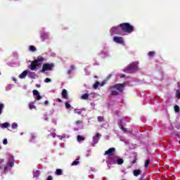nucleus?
I'll use <instances>...</instances> for the list:
<instances>
[{"label": "nucleus", "mask_w": 180, "mask_h": 180, "mask_svg": "<svg viewBox=\"0 0 180 180\" xmlns=\"http://www.w3.org/2000/svg\"><path fill=\"white\" fill-rule=\"evenodd\" d=\"M176 98H178V99H180V92H179V90H176Z\"/></svg>", "instance_id": "obj_35"}, {"label": "nucleus", "mask_w": 180, "mask_h": 180, "mask_svg": "<svg viewBox=\"0 0 180 180\" xmlns=\"http://www.w3.org/2000/svg\"><path fill=\"white\" fill-rule=\"evenodd\" d=\"M115 151H116V148H110L108 150L105 152L104 155H108V157H112V155H115Z\"/></svg>", "instance_id": "obj_7"}, {"label": "nucleus", "mask_w": 180, "mask_h": 180, "mask_svg": "<svg viewBox=\"0 0 180 180\" xmlns=\"http://www.w3.org/2000/svg\"><path fill=\"white\" fill-rule=\"evenodd\" d=\"M101 136V134L96 133V134L93 137V143L94 144H98V143L99 142V139Z\"/></svg>", "instance_id": "obj_10"}, {"label": "nucleus", "mask_w": 180, "mask_h": 180, "mask_svg": "<svg viewBox=\"0 0 180 180\" xmlns=\"http://www.w3.org/2000/svg\"><path fill=\"white\" fill-rule=\"evenodd\" d=\"M46 180H53V176H49L46 179Z\"/></svg>", "instance_id": "obj_40"}, {"label": "nucleus", "mask_w": 180, "mask_h": 180, "mask_svg": "<svg viewBox=\"0 0 180 180\" xmlns=\"http://www.w3.org/2000/svg\"><path fill=\"white\" fill-rule=\"evenodd\" d=\"M150 165V160H146L145 162V168H147Z\"/></svg>", "instance_id": "obj_34"}, {"label": "nucleus", "mask_w": 180, "mask_h": 180, "mask_svg": "<svg viewBox=\"0 0 180 180\" xmlns=\"http://www.w3.org/2000/svg\"><path fill=\"white\" fill-rule=\"evenodd\" d=\"M77 141L81 142V141H84V140H85V137L81 136V135H78L77 137Z\"/></svg>", "instance_id": "obj_20"}, {"label": "nucleus", "mask_w": 180, "mask_h": 180, "mask_svg": "<svg viewBox=\"0 0 180 180\" xmlns=\"http://www.w3.org/2000/svg\"><path fill=\"white\" fill-rule=\"evenodd\" d=\"M105 118L103 116H98V122H104Z\"/></svg>", "instance_id": "obj_26"}, {"label": "nucleus", "mask_w": 180, "mask_h": 180, "mask_svg": "<svg viewBox=\"0 0 180 180\" xmlns=\"http://www.w3.org/2000/svg\"><path fill=\"white\" fill-rule=\"evenodd\" d=\"M136 161H137V159L134 160L131 162V165H134V164L135 162H136Z\"/></svg>", "instance_id": "obj_45"}, {"label": "nucleus", "mask_w": 180, "mask_h": 180, "mask_svg": "<svg viewBox=\"0 0 180 180\" xmlns=\"http://www.w3.org/2000/svg\"><path fill=\"white\" fill-rule=\"evenodd\" d=\"M110 164H116L117 159L115 157H110L108 158Z\"/></svg>", "instance_id": "obj_15"}, {"label": "nucleus", "mask_w": 180, "mask_h": 180, "mask_svg": "<svg viewBox=\"0 0 180 180\" xmlns=\"http://www.w3.org/2000/svg\"><path fill=\"white\" fill-rule=\"evenodd\" d=\"M32 94L34 96H36L35 99H37V101H40V99H41V96H40V93H39V91L34 89L32 91Z\"/></svg>", "instance_id": "obj_9"}, {"label": "nucleus", "mask_w": 180, "mask_h": 180, "mask_svg": "<svg viewBox=\"0 0 180 180\" xmlns=\"http://www.w3.org/2000/svg\"><path fill=\"white\" fill-rule=\"evenodd\" d=\"M111 31L112 32V33H115V34H120L121 36H124V33L122 31L120 25L113 27Z\"/></svg>", "instance_id": "obj_6"}, {"label": "nucleus", "mask_w": 180, "mask_h": 180, "mask_svg": "<svg viewBox=\"0 0 180 180\" xmlns=\"http://www.w3.org/2000/svg\"><path fill=\"white\" fill-rule=\"evenodd\" d=\"M65 106L66 109H70V108H71V105L70 103H68V102L65 103Z\"/></svg>", "instance_id": "obj_33"}, {"label": "nucleus", "mask_w": 180, "mask_h": 180, "mask_svg": "<svg viewBox=\"0 0 180 180\" xmlns=\"http://www.w3.org/2000/svg\"><path fill=\"white\" fill-rule=\"evenodd\" d=\"M9 126H11V124H9V122H5L1 124V129H8Z\"/></svg>", "instance_id": "obj_17"}, {"label": "nucleus", "mask_w": 180, "mask_h": 180, "mask_svg": "<svg viewBox=\"0 0 180 180\" xmlns=\"http://www.w3.org/2000/svg\"><path fill=\"white\" fill-rule=\"evenodd\" d=\"M4 162V159H0V164H2Z\"/></svg>", "instance_id": "obj_51"}, {"label": "nucleus", "mask_w": 180, "mask_h": 180, "mask_svg": "<svg viewBox=\"0 0 180 180\" xmlns=\"http://www.w3.org/2000/svg\"><path fill=\"white\" fill-rule=\"evenodd\" d=\"M174 112H176V113H178L180 110L179 106H178V105H174Z\"/></svg>", "instance_id": "obj_27"}, {"label": "nucleus", "mask_w": 180, "mask_h": 180, "mask_svg": "<svg viewBox=\"0 0 180 180\" xmlns=\"http://www.w3.org/2000/svg\"><path fill=\"white\" fill-rule=\"evenodd\" d=\"M139 68V62H134L130 63L127 66V68L123 70L124 72L127 74H133V72H136L137 69Z\"/></svg>", "instance_id": "obj_4"}, {"label": "nucleus", "mask_w": 180, "mask_h": 180, "mask_svg": "<svg viewBox=\"0 0 180 180\" xmlns=\"http://www.w3.org/2000/svg\"><path fill=\"white\" fill-rule=\"evenodd\" d=\"M99 85H100L99 82H96L95 84L94 85V89H98V86H99Z\"/></svg>", "instance_id": "obj_32"}, {"label": "nucleus", "mask_w": 180, "mask_h": 180, "mask_svg": "<svg viewBox=\"0 0 180 180\" xmlns=\"http://www.w3.org/2000/svg\"><path fill=\"white\" fill-rule=\"evenodd\" d=\"M126 85H127L126 82L122 84H115L114 85L110 86L108 87V91H110V95L112 96H117V95L123 94V91H124Z\"/></svg>", "instance_id": "obj_1"}, {"label": "nucleus", "mask_w": 180, "mask_h": 180, "mask_svg": "<svg viewBox=\"0 0 180 180\" xmlns=\"http://www.w3.org/2000/svg\"><path fill=\"white\" fill-rule=\"evenodd\" d=\"M44 61H46V59L42 56H38L37 59L31 62L30 65V70L31 71H37V67H41V63Z\"/></svg>", "instance_id": "obj_2"}, {"label": "nucleus", "mask_w": 180, "mask_h": 180, "mask_svg": "<svg viewBox=\"0 0 180 180\" xmlns=\"http://www.w3.org/2000/svg\"><path fill=\"white\" fill-rule=\"evenodd\" d=\"M78 164H79V161H78V159H77L72 163V166L74 167L75 165H78Z\"/></svg>", "instance_id": "obj_28"}, {"label": "nucleus", "mask_w": 180, "mask_h": 180, "mask_svg": "<svg viewBox=\"0 0 180 180\" xmlns=\"http://www.w3.org/2000/svg\"><path fill=\"white\" fill-rule=\"evenodd\" d=\"M44 82H46V83L51 82V79L50 78H46L44 80Z\"/></svg>", "instance_id": "obj_36"}, {"label": "nucleus", "mask_w": 180, "mask_h": 180, "mask_svg": "<svg viewBox=\"0 0 180 180\" xmlns=\"http://www.w3.org/2000/svg\"><path fill=\"white\" fill-rule=\"evenodd\" d=\"M56 175L60 176L63 175V169H57L55 172Z\"/></svg>", "instance_id": "obj_19"}, {"label": "nucleus", "mask_w": 180, "mask_h": 180, "mask_svg": "<svg viewBox=\"0 0 180 180\" xmlns=\"http://www.w3.org/2000/svg\"><path fill=\"white\" fill-rule=\"evenodd\" d=\"M56 102H58L59 103H61V102H63V100H61L60 98H57Z\"/></svg>", "instance_id": "obj_39"}, {"label": "nucleus", "mask_w": 180, "mask_h": 180, "mask_svg": "<svg viewBox=\"0 0 180 180\" xmlns=\"http://www.w3.org/2000/svg\"><path fill=\"white\" fill-rule=\"evenodd\" d=\"M29 108L30 110L32 109H36V105H34V102H31L29 103Z\"/></svg>", "instance_id": "obj_21"}, {"label": "nucleus", "mask_w": 180, "mask_h": 180, "mask_svg": "<svg viewBox=\"0 0 180 180\" xmlns=\"http://www.w3.org/2000/svg\"><path fill=\"white\" fill-rule=\"evenodd\" d=\"M124 162V161L123 160V159L117 158L116 164H117L118 165H122V164H123Z\"/></svg>", "instance_id": "obj_18"}, {"label": "nucleus", "mask_w": 180, "mask_h": 180, "mask_svg": "<svg viewBox=\"0 0 180 180\" xmlns=\"http://www.w3.org/2000/svg\"><path fill=\"white\" fill-rule=\"evenodd\" d=\"M6 171H8V165H6V166L4 167V172H6Z\"/></svg>", "instance_id": "obj_46"}, {"label": "nucleus", "mask_w": 180, "mask_h": 180, "mask_svg": "<svg viewBox=\"0 0 180 180\" xmlns=\"http://www.w3.org/2000/svg\"><path fill=\"white\" fill-rule=\"evenodd\" d=\"M15 165V163L13 162V161H9L7 162V167H13V165Z\"/></svg>", "instance_id": "obj_24"}, {"label": "nucleus", "mask_w": 180, "mask_h": 180, "mask_svg": "<svg viewBox=\"0 0 180 180\" xmlns=\"http://www.w3.org/2000/svg\"><path fill=\"white\" fill-rule=\"evenodd\" d=\"M51 136H52V137L54 138V137H56V134H55V133H52V134H51Z\"/></svg>", "instance_id": "obj_50"}, {"label": "nucleus", "mask_w": 180, "mask_h": 180, "mask_svg": "<svg viewBox=\"0 0 180 180\" xmlns=\"http://www.w3.org/2000/svg\"><path fill=\"white\" fill-rule=\"evenodd\" d=\"M103 85H104V84H103V83H102V84H101V86H103Z\"/></svg>", "instance_id": "obj_53"}, {"label": "nucleus", "mask_w": 180, "mask_h": 180, "mask_svg": "<svg viewBox=\"0 0 180 180\" xmlns=\"http://www.w3.org/2000/svg\"><path fill=\"white\" fill-rule=\"evenodd\" d=\"M80 123H82V121L78 120L76 122V124H80Z\"/></svg>", "instance_id": "obj_44"}, {"label": "nucleus", "mask_w": 180, "mask_h": 180, "mask_svg": "<svg viewBox=\"0 0 180 180\" xmlns=\"http://www.w3.org/2000/svg\"><path fill=\"white\" fill-rule=\"evenodd\" d=\"M27 75H28L29 78H31V79H36V73H34V72L29 71L27 73Z\"/></svg>", "instance_id": "obj_12"}, {"label": "nucleus", "mask_w": 180, "mask_h": 180, "mask_svg": "<svg viewBox=\"0 0 180 180\" xmlns=\"http://www.w3.org/2000/svg\"><path fill=\"white\" fill-rule=\"evenodd\" d=\"M40 175V172L39 170H36L34 172V176H39Z\"/></svg>", "instance_id": "obj_31"}, {"label": "nucleus", "mask_w": 180, "mask_h": 180, "mask_svg": "<svg viewBox=\"0 0 180 180\" xmlns=\"http://www.w3.org/2000/svg\"><path fill=\"white\" fill-rule=\"evenodd\" d=\"M41 39L42 41H44V40L49 39V34L46 33V32H42L41 34Z\"/></svg>", "instance_id": "obj_13"}, {"label": "nucleus", "mask_w": 180, "mask_h": 180, "mask_svg": "<svg viewBox=\"0 0 180 180\" xmlns=\"http://www.w3.org/2000/svg\"><path fill=\"white\" fill-rule=\"evenodd\" d=\"M68 74L70 75L71 74H72V70H70L68 71Z\"/></svg>", "instance_id": "obj_43"}, {"label": "nucleus", "mask_w": 180, "mask_h": 180, "mask_svg": "<svg viewBox=\"0 0 180 180\" xmlns=\"http://www.w3.org/2000/svg\"><path fill=\"white\" fill-rule=\"evenodd\" d=\"M11 127H12V129H18V123L13 122V123L11 124Z\"/></svg>", "instance_id": "obj_29"}, {"label": "nucleus", "mask_w": 180, "mask_h": 180, "mask_svg": "<svg viewBox=\"0 0 180 180\" xmlns=\"http://www.w3.org/2000/svg\"><path fill=\"white\" fill-rule=\"evenodd\" d=\"M148 56L149 57H154V56H155V51H150V52H148Z\"/></svg>", "instance_id": "obj_25"}, {"label": "nucleus", "mask_w": 180, "mask_h": 180, "mask_svg": "<svg viewBox=\"0 0 180 180\" xmlns=\"http://www.w3.org/2000/svg\"><path fill=\"white\" fill-rule=\"evenodd\" d=\"M70 70L73 71V70H75V67L74 65L70 66Z\"/></svg>", "instance_id": "obj_41"}, {"label": "nucleus", "mask_w": 180, "mask_h": 180, "mask_svg": "<svg viewBox=\"0 0 180 180\" xmlns=\"http://www.w3.org/2000/svg\"><path fill=\"white\" fill-rule=\"evenodd\" d=\"M134 176H139V175L141 174V170L140 169H134L133 172Z\"/></svg>", "instance_id": "obj_16"}, {"label": "nucleus", "mask_w": 180, "mask_h": 180, "mask_svg": "<svg viewBox=\"0 0 180 180\" xmlns=\"http://www.w3.org/2000/svg\"><path fill=\"white\" fill-rule=\"evenodd\" d=\"M124 77H126V75H124L123 74L120 75V78H124Z\"/></svg>", "instance_id": "obj_49"}, {"label": "nucleus", "mask_w": 180, "mask_h": 180, "mask_svg": "<svg viewBox=\"0 0 180 180\" xmlns=\"http://www.w3.org/2000/svg\"><path fill=\"white\" fill-rule=\"evenodd\" d=\"M3 144H4L5 146H6V144H8V139H5L3 141Z\"/></svg>", "instance_id": "obj_37"}, {"label": "nucleus", "mask_w": 180, "mask_h": 180, "mask_svg": "<svg viewBox=\"0 0 180 180\" xmlns=\"http://www.w3.org/2000/svg\"><path fill=\"white\" fill-rule=\"evenodd\" d=\"M37 49H36V46L31 45L30 46V51H32L34 52L36 51Z\"/></svg>", "instance_id": "obj_23"}, {"label": "nucleus", "mask_w": 180, "mask_h": 180, "mask_svg": "<svg viewBox=\"0 0 180 180\" xmlns=\"http://www.w3.org/2000/svg\"><path fill=\"white\" fill-rule=\"evenodd\" d=\"M54 68V63H45L42 65L41 72H46V71H53Z\"/></svg>", "instance_id": "obj_5"}, {"label": "nucleus", "mask_w": 180, "mask_h": 180, "mask_svg": "<svg viewBox=\"0 0 180 180\" xmlns=\"http://www.w3.org/2000/svg\"><path fill=\"white\" fill-rule=\"evenodd\" d=\"M177 85H178L179 88H180V82H179L177 83Z\"/></svg>", "instance_id": "obj_52"}, {"label": "nucleus", "mask_w": 180, "mask_h": 180, "mask_svg": "<svg viewBox=\"0 0 180 180\" xmlns=\"http://www.w3.org/2000/svg\"><path fill=\"white\" fill-rule=\"evenodd\" d=\"M120 27L122 33H133L134 32V27L131 25L129 22H123L120 25Z\"/></svg>", "instance_id": "obj_3"}, {"label": "nucleus", "mask_w": 180, "mask_h": 180, "mask_svg": "<svg viewBox=\"0 0 180 180\" xmlns=\"http://www.w3.org/2000/svg\"><path fill=\"white\" fill-rule=\"evenodd\" d=\"M113 40L115 43H117L118 44H123L124 43L123 37H114Z\"/></svg>", "instance_id": "obj_8"}, {"label": "nucleus", "mask_w": 180, "mask_h": 180, "mask_svg": "<svg viewBox=\"0 0 180 180\" xmlns=\"http://www.w3.org/2000/svg\"><path fill=\"white\" fill-rule=\"evenodd\" d=\"M36 135L34 134H31V140H34Z\"/></svg>", "instance_id": "obj_38"}, {"label": "nucleus", "mask_w": 180, "mask_h": 180, "mask_svg": "<svg viewBox=\"0 0 180 180\" xmlns=\"http://www.w3.org/2000/svg\"><path fill=\"white\" fill-rule=\"evenodd\" d=\"M28 72L27 70H24L20 75H19V78H20V79H23V78H26V76L27 75Z\"/></svg>", "instance_id": "obj_14"}, {"label": "nucleus", "mask_w": 180, "mask_h": 180, "mask_svg": "<svg viewBox=\"0 0 180 180\" xmlns=\"http://www.w3.org/2000/svg\"><path fill=\"white\" fill-rule=\"evenodd\" d=\"M121 129H122V130H123L124 131H126V129L124 128V127H123L122 124H121Z\"/></svg>", "instance_id": "obj_42"}, {"label": "nucleus", "mask_w": 180, "mask_h": 180, "mask_svg": "<svg viewBox=\"0 0 180 180\" xmlns=\"http://www.w3.org/2000/svg\"><path fill=\"white\" fill-rule=\"evenodd\" d=\"M4 105L3 103H0V115H2V110H4Z\"/></svg>", "instance_id": "obj_30"}, {"label": "nucleus", "mask_w": 180, "mask_h": 180, "mask_svg": "<svg viewBox=\"0 0 180 180\" xmlns=\"http://www.w3.org/2000/svg\"><path fill=\"white\" fill-rule=\"evenodd\" d=\"M44 105H49V101H44Z\"/></svg>", "instance_id": "obj_48"}, {"label": "nucleus", "mask_w": 180, "mask_h": 180, "mask_svg": "<svg viewBox=\"0 0 180 180\" xmlns=\"http://www.w3.org/2000/svg\"><path fill=\"white\" fill-rule=\"evenodd\" d=\"M82 112V111H79V112L75 111V113H77L78 115H81Z\"/></svg>", "instance_id": "obj_47"}, {"label": "nucleus", "mask_w": 180, "mask_h": 180, "mask_svg": "<svg viewBox=\"0 0 180 180\" xmlns=\"http://www.w3.org/2000/svg\"><path fill=\"white\" fill-rule=\"evenodd\" d=\"M61 96L63 99H68V92L67 91V89H63L62 90Z\"/></svg>", "instance_id": "obj_11"}, {"label": "nucleus", "mask_w": 180, "mask_h": 180, "mask_svg": "<svg viewBox=\"0 0 180 180\" xmlns=\"http://www.w3.org/2000/svg\"><path fill=\"white\" fill-rule=\"evenodd\" d=\"M89 98V94H84L82 96V99H84V101H86Z\"/></svg>", "instance_id": "obj_22"}]
</instances>
